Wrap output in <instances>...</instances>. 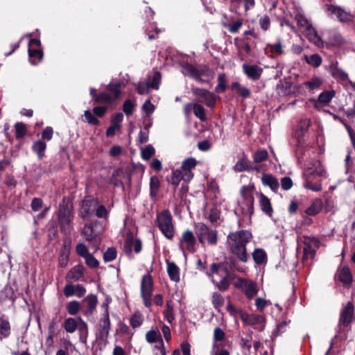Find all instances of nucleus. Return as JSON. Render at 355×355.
<instances>
[{"label": "nucleus", "mask_w": 355, "mask_h": 355, "mask_svg": "<svg viewBox=\"0 0 355 355\" xmlns=\"http://www.w3.org/2000/svg\"><path fill=\"white\" fill-rule=\"evenodd\" d=\"M326 176V171L318 159L306 162L303 173V187L313 191L322 190V178Z\"/></svg>", "instance_id": "f257e3e1"}, {"label": "nucleus", "mask_w": 355, "mask_h": 355, "mask_svg": "<svg viewBox=\"0 0 355 355\" xmlns=\"http://www.w3.org/2000/svg\"><path fill=\"white\" fill-rule=\"evenodd\" d=\"M251 238V233L246 230L232 232L227 238V243L230 252L244 263L247 262L248 259L246 244Z\"/></svg>", "instance_id": "f03ea898"}, {"label": "nucleus", "mask_w": 355, "mask_h": 355, "mask_svg": "<svg viewBox=\"0 0 355 355\" xmlns=\"http://www.w3.org/2000/svg\"><path fill=\"white\" fill-rule=\"evenodd\" d=\"M254 185H245L241 189V198L234 212L243 220H250L254 213Z\"/></svg>", "instance_id": "7ed1b4c3"}, {"label": "nucleus", "mask_w": 355, "mask_h": 355, "mask_svg": "<svg viewBox=\"0 0 355 355\" xmlns=\"http://www.w3.org/2000/svg\"><path fill=\"white\" fill-rule=\"evenodd\" d=\"M207 274L218 290H227L230 286V272L225 264L212 263Z\"/></svg>", "instance_id": "20e7f679"}, {"label": "nucleus", "mask_w": 355, "mask_h": 355, "mask_svg": "<svg viewBox=\"0 0 355 355\" xmlns=\"http://www.w3.org/2000/svg\"><path fill=\"white\" fill-rule=\"evenodd\" d=\"M157 225L166 238L172 240L175 234V227L173 217L168 210H163L157 216Z\"/></svg>", "instance_id": "39448f33"}, {"label": "nucleus", "mask_w": 355, "mask_h": 355, "mask_svg": "<svg viewBox=\"0 0 355 355\" xmlns=\"http://www.w3.org/2000/svg\"><path fill=\"white\" fill-rule=\"evenodd\" d=\"M183 73L200 83H209L214 78V71L206 66L196 68L187 65L183 67Z\"/></svg>", "instance_id": "423d86ee"}, {"label": "nucleus", "mask_w": 355, "mask_h": 355, "mask_svg": "<svg viewBox=\"0 0 355 355\" xmlns=\"http://www.w3.org/2000/svg\"><path fill=\"white\" fill-rule=\"evenodd\" d=\"M195 232L198 238L199 242L205 245L207 243L215 245L217 243V231L215 229L209 228L202 223H197L194 225Z\"/></svg>", "instance_id": "0eeeda50"}, {"label": "nucleus", "mask_w": 355, "mask_h": 355, "mask_svg": "<svg viewBox=\"0 0 355 355\" xmlns=\"http://www.w3.org/2000/svg\"><path fill=\"white\" fill-rule=\"evenodd\" d=\"M121 81L111 82L107 86L108 93L103 92L96 96V101L99 103H111L118 98L121 94V88L123 85Z\"/></svg>", "instance_id": "6e6552de"}, {"label": "nucleus", "mask_w": 355, "mask_h": 355, "mask_svg": "<svg viewBox=\"0 0 355 355\" xmlns=\"http://www.w3.org/2000/svg\"><path fill=\"white\" fill-rule=\"evenodd\" d=\"M153 280L149 274H145L141 282V296L144 305L149 308L152 305V295L153 293Z\"/></svg>", "instance_id": "1a4fd4ad"}, {"label": "nucleus", "mask_w": 355, "mask_h": 355, "mask_svg": "<svg viewBox=\"0 0 355 355\" xmlns=\"http://www.w3.org/2000/svg\"><path fill=\"white\" fill-rule=\"evenodd\" d=\"M355 322L354 307L351 302H349L340 311L338 327L340 331H344L345 328L349 327L352 322Z\"/></svg>", "instance_id": "9d476101"}, {"label": "nucleus", "mask_w": 355, "mask_h": 355, "mask_svg": "<svg viewBox=\"0 0 355 355\" xmlns=\"http://www.w3.org/2000/svg\"><path fill=\"white\" fill-rule=\"evenodd\" d=\"M58 214L61 230L64 234H69L72 230L71 222L73 218L71 209L67 206L60 207Z\"/></svg>", "instance_id": "9b49d317"}, {"label": "nucleus", "mask_w": 355, "mask_h": 355, "mask_svg": "<svg viewBox=\"0 0 355 355\" xmlns=\"http://www.w3.org/2000/svg\"><path fill=\"white\" fill-rule=\"evenodd\" d=\"M196 239L192 231H184L179 243V248L186 256L187 253H193L196 251Z\"/></svg>", "instance_id": "f8f14e48"}, {"label": "nucleus", "mask_w": 355, "mask_h": 355, "mask_svg": "<svg viewBox=\"0 0 355 355\" xmlns=\"http://www.w3.org/2000/svg\"><path fill=\"white\" fill-rule=\"evenodd\" d=\"M103 227L102 224L98 221L86 224L81 231V234L86 241L89 243L96 242L97 237L102 233Z\"/></svg>", "instance_id": "ddd939ff"}, {"label": "nucleus", "mask_w": 355, "mask_h": 355, "mask_svg": "<svg viewBox=\"0 0 355 355\" xmlns=\"http://www.w3.org/2000/svg\"><path fill=\"white\" fill-rule=\"evenodd\" d=\"M235 287L241 289L249 300L253 299L259 291L257 283L248 279L239 278Z\"/></svg>", "instance_id": "4468645a"}, {"label": "nucleus", "mask_w": 355, "mask_h": 355, "mask_svg": "<svg viewBox=\"0 0 355 355\" xmlns=\"http://www.w3.org/2000/svg\"><path fill=\"white\" fill-rule=\"evenodd\" d=\"M240 317L245 324L252 326L255 329L263 331L264 329L265 318L257 314H249L243 311H240Z\"/></svg>", "instance_id": "2eb2a0df"}, {"label": "nucleus", "mask_w": 355, "mask_h": 355, "mask_svg": "<svg viewBox=\"0 0 355 355\" xmlns=\"http://www.w3.org/2000/svg\"><path fill=\"white\" fill-rule=\"evenodd\" d=\"M63 327L67 333L72 334L78 329L79 331L85 333L86 334H88L87 324L80 317L77 318H66L64 322Z\"/></svg>", "instance_id": "dca6fc26"}, {"label": "nucleus", "mask_w": 355, "mask_h": 355, "mask_svg": "<svg viewBox=\"0 0 355 355\" xmlns=\"http://www.w3.org/2000/svg\"><path fill=\"white\" fill-rule=\"evenodd\" d=\"M192 92L201 102L204 103L207 107H214L216 105V95L202 88L196 87L192 89Z\"/></svg>", "instance_id": "f3484780"}, {"label": "nucleus", "mask_w": 355, "mask_h": 355, "mask_svg": "<svg viewBox=\"0 0 355 355\" xmlns=\"http://www.w3.org/2000/svg\"><path fill=\"white\" fill-rule=\"evenodd\" d=\"M311 121L309 118H302L297 121V124L294 130L293 136L299 142V144L304 141Z\"/></svg>", "instance_id": "a211bd4d"}, {"label": "nucleus", "mask_w": 355, "mask_h": 355, "mask_svg": "<svg viewBox=\"0 0 355 355\" xmlns=\"http://www.w3.org/2000/svg\"><path fill=\"white\" fill-rule=\"evenodd\" d=\"M303 243L304 259H313L315 254V249L319 248V241L315 238L304 236Z\"/></svg>", "instance_id": "6ab92c4d"}, {"label": "nucleus", "mask_w": 355, "mask_h": 355, "mask_svg": "<svg viewBox=\"0 0 355 355\" xmlns=\"http://www.w3.org/2000/svg\"><path fill=\"white\" fill-rule=\"evenodd\" d=\"M97 207V200L94 198L84 200L80 205L79 216L83 219H88L93 216Z\"/></svg>", "instance_id": "aec40b11"}, {"label": "nucleus", "mask_w": 355, "mask_h": 355, "mask_svg": "<svg viewBox=\"0 0 355 355\" xmlns=\"http://www.w3.org/2000/svg\"><path fill=\"white\" fill-rule=\"evenodd\" d=\"M326 8L329 16L335 15L341 22H347L352 20V15L339 6L326 5Z\"/></svg>", "instance_id": "412c9836"}, {"label": "nucleus", "mask_w": 355, "mask_h": 355, "mask_svg": "<svg viewBox=\"0 0 355 355\" xmlns=\"http://www.w3.org/2000/svg\"><path fill=\"white\" fill-rule=\"evenodd\" d=\"M111 181L114 187L124 188L125 182H130V176L126 171L119 168L114 171Z\"/></svg>", "instance_id": "4be33fe9"}, {"label": "nucleus", "mask_w": 355, "mask_h": 355, "mask_svg": "<svg viewBox=\"0 0 355 355\" xmlns=\"http://www.w3.org/2000/svg\"><path fill=\"white\" fill-rule=\"evenodd\" d=\"M110 330V316H103L97 325V334L102 339H106L108 337Z\"/></svg>", "instance_id": "5701e85b"}, {"label": "nucleus", "mask_w": 355, "mask_h": 355, "mask_svg": "<svg viewBox=\"0 0 355 355\" xmlns=\"http://www.w3.org/2000/svg\"><path fill=\"white\" fill-rule=\"evenodd\" d=\"M123 120V115L122 113L119 112L114 114L111 117V125L106 130V135L107 137H112L115 135L116 131L119 130L121 128V123Z\"/></svg>", "instance_id": "b1692460"}, {"label": "nucleus", "mask_w": 355, "mask_h": 355, "mask_svg": "<svg viewBox=\"0 0 355 355\" xmlns=\"http://www.w3.org/2000/svg\"><path fill=\"white\" fill-rule=\"evenodd\" d=\"M243 69L245 74L250 79L257 80L259 79L263 72L262 68L257 64H243Z\"/></svg>", "instance_id": "393cba45"}, {"label": "nucleus", "mask_w": 355, "mask_h": 355, "mask_svg": "<svg viewBox=\"0 0 355 355\" xmlns=\"http://www.w3.org/2000/svg\"><path fill=\"white\" fill-rule=\"evenodd\" d=\"M197 162L196 159L189 157L186 159L182 164L181 170L184 173V177L187 180H192L193 173L191 170L196 167Z\"/></svg>", "instance_id": "a878e982"}, {"label": "nucleus", "mask_w": 355, "mask_h": 355, "mask_svg": "<svg viewBox=\"0 0 355 355\" xmlns=\"http://www.w3.org/2000/svg\"><path fill=\"white\" fill-rule=\"evenodd\" d=\"M303 32L311 42L313 43L318 47L323 46V42L321 37L318 35L316 30L312 24Z\"/></svg>", "instance_id": "bb28decb"}, {"label": "nucleus", "mask_w": 355, "mask_h": 355, "mask_svg": "<svg viewBox=\"0 0 355 355\" xmlns=\"http://www.w3.org/2000/svg\"><path fill=\"white\" fill-rule=\"evenodd\" d=\"M166 271L170 279L174 282H179L180 280V268L173 261H166Z\"/></svg>", "instance_id": "cd10ccee"}, {"label": "nucleus", "mask_w": 355, "mask_h": 355, "mask_svg": "<svg viewBox=\"0 0 355 355\" xmlns=\"http://www.w3.org/2000/svg\"><path fill=\"white\" fill-rule=\"evenodd\" d=\"M84 266L78 264L73 267L67 273L66 279L67 282H76L81 279L83 275Z\"/></svg>", "instance_id": "c85d7f7f"}, {"label": "nucleus", "mask_w": 355, "mask_h": 355, "mask_svg": "<svg viewBox=\"0 0 355 355\" xmlns=\"http://www.w3.org/2000/svg\"><path fill=\"white\" fill-rule=\"evenodd\" d=\"M338 278L345 287H350L352 283V275L348 267L345 266L338 271Z\"/></svg>", "instance_id": "c756f323"}, {"label": "nucleus", "mask_w": 355, "mask_h": 355, "mask_svg": "<svg viewBox=\"0 0 355 355\" xmlns=\"http://www.w3.org/2000/svg\"><path fill=\"white\" fill-rule=\"evenodd\" d=\"M266 46L269 48V51L272 57L280 56L284 53V46L281 40H278L274 44H267Z\"/></svg>", "instance_id": "7c9ffc66"}, {"label": "nucleus", "mask_w": 355, "mask_h": 355, "mask_svg": "<svg viewBox=\"0 0 355 355\" xmlns=\"http://www.w3.org/2000/svg\"><path fill=\"white\" fill-rule=\"evenodd\" d=\"M259 204L261 210L268 216H271L272 214V208L268 198L263 194L259 196Z\"/></svg>", "instance_id": "2f4dec72"}, {"label": "nucleus", "mask_w": 355, "mask_h": 355, "mask_svg": "<svg viewBox=\"0 0 355 355\" xmlns=\"http://www.w3.org/2000/svg\"><path fill=\"white\" fill-rule=\"evenodd\" d=\"M295 20L297 24V26L302 31H304L312 24L311 21L304 16V15L300 12H298L295 14Z\"/></svg>", "instance_id": "473e14b6"}, {"label": "nucleus", "mask_w": 355, "mask_h": 355, "mask_svg": "<svg viewBox=\"0 0 355 355\" xmlns=\"http://www.w3.org/2000/svg\"><path fill=\"white\" fill-rule=\"evenodd\" d=\"M262 183L268 186L272 191H277L279 188L278 180L270 174H264L261 178Z\"/></svg>", "instance_id": "72a5a7b5"}, {"label": "nucleus", "mask_w": 355, "mask_h": 355, "mask_svg": "<svg viewBox=\"0 0 355 355\" xmlns=\"http://www.w3.org/2000/svg\"><path fill=\"white\" fill-rule=\"evenodd\" d=\"M125 248L128 253H131L132 248L134 249L136 253H139L141 250V243L139 240L128 239L125 243Z\"/></svg>", "instance_id": "f704fd0d"}, {"label": "nucleus", "mask_w": 355, "mask_h": 355, "mask_svg": "<svg viewBox=\"0 0 355 355\" xmlns=\"http://www.w3.org/2000/svg\"><path fill=\"white\" fill-rule=\"evenodd\" d=\"M184 176V173L181 169L173 170L171 176V184L177 187L181 180L184 182L191 181V180H187Z\"/></svg>", "instance_id": "c9c22d12"}, {"label": "nucleus", "mask_w": 355, "mask_h": 355, "mask_svg": "<svg viewBox=\"0 0 355 355\" xmlns=\"http://www.w3.org/2000/svg\"><path fill=\"white\" fill-rule=\"evenodd\" d=\"M146 340L149 343H159L162 340L161 334L158 329H153L146 334Z\"/></svg>", "instance_id": "e433bc0d"}, {"label": "nucleus", "mask_w": 355, "mask_h": 355, "mask_svg": "<svg viewBox=\"0 0 355 355\" xmlns=\"http://www.w3.org/2000/svg\"><path fill=\"white\" fill-rule=\"evenodd\" d=\"M322 208V202L320 199L315 200L311 205L308 207L305 212L309 216H315L318 214Z\"/></svg>", "instance_id": "4c0bfd02"}, {"label": "nucleus", "mask_w": 355, "mask_h": 355, "mask_svg": "<svg viewBox=\"0 0 355 355\" xmlns=\"http://www.w3.org/2000/svg\"><path fill=\"white\" fill-rule=\"evenodd\" d=\"M225 332L220 327H216L214 331V341L213 345L216 347H223V342L225 340Z\"/></svg>", "instance_id": "58836bf2"}, {"label": "nucleus", "mask_w": 355, "mask_h": 355, "mask_svg": "<svg viewBox=\"0 0 355 355\" xmlns=\"http://www.w3.org/2000/svg\"><path fill=\"white\" fill-rule=\"evenodd\" d=\"M32 148L37 154L39 159H42L44 156L46 144L44 141L38 140L33 143Z\"/></svg>", "instance_id": "ea45409f"}, {"label": "nucleus", "mask_w": 355, "mask_h": 355, "mask_svg": "<svg viewBox=\"0 0 355 355\" xmlns=\"http://www.w3.org/2000/svg\"><path fill=\"white\" fill-rule=\"evenodd\" d=\"M29 61L31 64H37L42 59L43 52L41 50L28 49Z\"/></svg>", "instance_id": "a19ab883"}, {"label": "nucleus", "mask_w": 355, "mask_h": 355, "mask_svg": "<svg viewBox=\"0 0 355 355\" xmlns=\"http://www.w3.org/2000/svg\"><path fill=\"white\" fill-rule=\"evenodd\" d=\"M84 302L87 304V312L89 314H92L96 309L98 302L96 296L94 295H89L84 299Z\"/></svg>", "instance_id": "79ce46f5"}, {"label": "nucleus", "mask_w": 355, "mask_h": 355, "mask_svg": "<svg viewBox=\"0 0 355 355\" xmlns=\"http://www.w3.org/2000/svg\"><path fill=\"white\" fill-rule=\"evenodd\" d=\"M218 85L215 87L216 93H223L227 88V78L225 73H219L218 76Z\"/></svg>", "instance_id": "37998d69"}, {"label": "nucleus", "mask_w": 355, "mask_h": 355, "mask_svg": "<svg viewBox=\"0 0 355 355\" xmlns=\"http://www.w3.org/2000/svg\"><path fill=\"white\" fill-rule=\"evenodd\" d=\"M232 89L243 98H248L250 95V91L245 87L241 86L239 83L234 82L232 84Z\"/></svg>", "instance_id": "c03bdc74"}, {"label": "nucleus", "mask_w": 355, "mask_h": 355, "mask_svg": "<svg viewBox=\"0 0 355 355\" xmlns=\"http://www.w3.org/2000/svg\"><path fill=\"white\" fill-rule=\"evenodd\" d=\"M161 82V73L156 71L152 77H149L147 80L150 89H158Z\"/></svg>", "instance_id": "a18cd8bd"}, {"label": "nucleus", "mask_w": 355, "mask_h": 355, "mask_svg": "<svg viewBox=\"0 0 355 355\" xmlns=\"http://www.w3.org/2000/svg\"><path fill=\"white\" fill-rule=\"evenodd\" d=\"M304 59L309 64L315 67H319L322 63V58L317 53L310 56L305 55Z\"/></svg>", "instance_id": "49530a36"}, {"label": "nucleus", "mask_w": 355, "mask_h": 355, "mask_svg": "<svg viewBox=\"0 0 355 355\" xmlns=\"http://www.w3.org/2000/svg\"><path fill=\"white\" fill-rule=\"evenodd\" d=\"M254 261L258 263L261 264L266 260V253L262 249H256L252 254Z\"/></svg>", "instance_id": "de8ad7c7"}, {"label": "nucleus", "mask_w": 355, "mask_h": 355, "mask_svg": "<svg viewBox=\"0 0 355 355\" xmlns=\"http://www.w3.org/2000/svg\"><path fill=\"white\" fill-rule=\"evenodd\" d=\"M335 96L334 91H324L318 96V101L323 104H328Z\"/></svg>", "instance_id": "09e8293b"}, {"label": "nucleus", "mask_w": 355, "mask_h": 355, "mask_svg": "<svg viewBox=\"0 0 355 355\" xmlns=\"http://www.w3.org/2000/svg\"><path fill=\"white\" fill-rule=\"evenodd\" d=\"M143 321V317L139 313H135L130 318L129 320L130 326L134 329L140 327L142 324Z\"/></svg>", "instance_id": "8fccbe9b"}, {"label": "nucleus", "mask_w": 355, "mask_h": 355, "mask_svg": "<svg viewBox=\"0 0 355 355\" xmlns=\"http://www.w3.org/2000/svg\"><path fill=\"white\" fill-rule=\"evenodd\" d=\"M80 309V304L78 301L73 300L68 303L67 310L71 315H76Z\"/></svg>", "instance_id": "3c124183"}, {"label": "nucleus", "mask_w": 355, "mask_h": 355, "mask_svg": "<svg viewBox=\"0 0 355 355\" xmlns=\"http://www.w3.org/2000/svg\"><path fill=\"white\" fill-rule=\"evenodd\" d=\"M193 112L200 121H205L206 120L205 110L201 105L195 103Z\"/></svg>", "instance_id": "603ef678"}, {"label": "nucleus", "mask_w": 355, "mask_h": 355, "mask_svg": "<svg viewBox=\"0 0 355 355\" xmlns=\"http://www.w3.org/2000/svg\"><path fill=\"white\" fill-rule=\"evenodd\" d=\"M17 139L23 138L26 133V125L21 122H17L15 125Z\"/></svg>", "instance_id": "864d4df0"}, {"label": "nucleus", "mask_w": 355, "mask_h": 355, "mask_svg": "<svg viewBox=\"0 0 355 355\" xmlns=\"http://www.w3.org/2000/svg\"><path fill=\"white\" fill-rule=\"evenodd\" d=\"M55 323L54 321H52L50 322L49 326V336L46 339L45 344L48 347H51L53 345V336H54V332H53V328Z\"/></svg>", "instance_id": "5fc2aeb1"}, {"label": "nucleus", "mask_w": 355, "mask_h": 355, "mask_svg": "<svg viewBox=\"0 0 355 355\" xmlns=\"http://www.w3.org/2000/svg\"><path fill=\"white\" fill-rule=\"evenodd\" d=\"M0 332L3 337L6 338L10 334V325L8 320H1L0 323Z\"/></svg>", "instance_id": "6e6d98bb"}, {"label": "nucleus", "mask_w": 355, "mask_h": 355, "mask_svg": "<svg viewBox=\"0 0 355 355\" xmlns=\"http://www.w3.org/2000/svg\"><path fill=\"white\" fill-rule=\"evenodd\" d=\"M155 153V150L152 145H148L141 149V157L145 160H148Z\"/></svg>", "instance_id": "4d7b16f0"}, {"label": "nucleus", "mask_w": 355, "mask_h": 355, "mask_svg": "<svg viewBox=\"0 0 355 355\" xmlns=\"http://www.w3.org/2000/svg\"><path fill=\"white\" fill-rule=\"evenodd\" d=\"M322 83V81L320 78L315 77L313 78L311 80L306 82L304 85L311 90H314L318 89Z\"/></svg>", "instance_id": "13d9d810"}, {"label": "nucleus", "mask_w": 355, "mask_h": 355, "mask_svg": "<svg viewBox=\"0 0 355 355\" xmlns=\"http://www.w3.org/2000/svg\"><path fill=\"white\" fill-rule=\"evenodd\" d=\"M224 301V298L220 294L218 293H213L212 304L215 309H219L223 305Z\"/></svg>", "instance_id": "bf43d9fd"}, {"label": "nucleus", "mask_w": 355, "mask_h": 355, "mask_svg": "<svg viewBox=\"0 0 355 355\" xmlns=\"http://www.w3.org/2000/svg\"><path fill=\"white\" fill-rule=\"evenodd\" d=\"M116 257V250L114 248H109L103 254V259L105 262L111 261Z\"/></svg>", "instance_id": "052dcab7"}, {"label": "nucleus", "mask_w": 355, "mask_h": 355, "mask_svg": "<svg viewBox=\"0 0 355 355\" xmlns=\"http://www.w3.org/2000/svg\"><path fill=\"white\" fill-rule=\"evenodd\" d=\"M69 254L70 253L68 252L67 250H66L64 252H61L58 261L60 267L65 268L67 266Z\"/></svg>", "instance_id": "680f3d73"}, {"label": "nucleus", "mask_w": 355, "mask_h": 355, "mask_svg": "<svg viewBox=\"0 0 355 355\" xmlns=\"http://www.w3.org/2000/svg\"><path fill=\"white\" fill-rule=\"evenodd\" d=\"M135 104L130 100H126L123 105V111L126 115H130L135 109Z\"/></svg>", "instance_id": "e2e57ef3"}, {"label": "nucleus", "mask_w": 355, "mask_h": 355, "mask_svg": "<svg viewBox=\"0 0 355 355\" xmlns=\"http://www.w3.org/2000/svg\"><path fill=\"white\" fill-rule=\"evenodd\" d=\"M76 253L83 258L86 257L90 253L89 252L87 247L82 243H78L76 248Z\"/></svg>", "instance_id": "0e129e2a"}, {"label": "nucleus", "mask_w": 355, "mask_h": 355, "mask_svg": "<svg viewBox=\"0 0 355 355\" xmlns=\"http://www.w3.org/2000/svg\"><path fill=\"white\" fill-rule=\"evenodd\" d=\"M332 75L334 78L341 80H348V74L340 69L335 68L332 71Z\"/></svg>", "instance_id": "69168bd1"}, {"label": "nucleus", "mask_w": 355, "mask_h": 355, "mask_svg": "<svg viewBox=\"0 0 355 355\" xmlns=\"http://www.w3.org/2000/svg\"><path fill=\"white\" fill-rule=\"evenodd\" d=\"M234 169L236 171H243L249 170V166L248 162L245 159L239 160L234 166Z\"/></svg>", "instance_id": "338daca9"}, {"label": "nucleus", "mask_w": 355, "mask_h": 355, "mask_svg": "<svg viewBox=\"0 0 355 355\" xmlns=\"http://www.w3.org/2000/svg\"><path fill=\"white\" fill-rule=\"evenodd\" d=\"M222 348L223 347H216V345H212L210 355H230L226 349Z\"/></svg>", "instance_id": "774afa93"}]
</instances>
